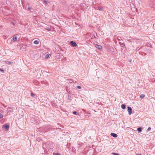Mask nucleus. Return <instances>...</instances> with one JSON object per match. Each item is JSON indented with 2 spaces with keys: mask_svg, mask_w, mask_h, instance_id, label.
<instances>
[{
  "mask_svg": "<svg viewBox=\"0 0 155 155\" xmlns=\"http://www.w3.org/2000/svg\"><path fill=\"white\" fill-rule=\"evenodd\" d=\"M70 43L71 45L73 47L78 46L76 43L73 41H71L70 42Z\"/></svg>",
  "mask_w": 155,
  "mask_h": 155,
  "instance_id": "f257e3e1",
  "label": "nucleus"
},
{
  "mask_svg": "<svg viewBox=\"0 0 155 155\" xmlns=\"http://www.w3.org/2000/svg\"><path fill=\"white\" fill-rule=\"evenodd\" d=\"M127 108L129 115L131 114L132 112V109L130 107H127Z\"/></svg>",
  "mask_w": 155,
  "mask_h": 155,
  "instance_id": "f03ea898",
  "label": "nucleus"
},
{
  "mask_svg": "<svg viewBox=\"0 0 155 155\" xmlns=\"http://www.w3.org/2000/svg\"><path fill=\"white\" fill-rule=\"evenodd\" d=\"M95 47L97 48L98 50H101L102 49V47L100 45L96 44L95 45Z\"/></svg>",
  "mask_w": 155,
  "mask_h": 155,
  "instance_id": "7ed1b4c3",
  "label": "nucleus"
},
{
  "mask_svg": "<svg viewBox=\"0 0 155 155\" xmlns=\"http://www.w3.org/2000/svg\"><path fill=\"white\" fill-rule=\"evenodd\" d=\"M110 135L114 137H117V135L114 133H111L110 134Z\"/></svg>",
  "mask_w": 155,
  "mask_h": 155,
  "instance_id": "20e7f679",
  "label": "nucleus"
},
{
  "mask_svg": "<svg viewBox=\"0 0 155 155\" xmlns=\"http://www.w3.org/2000/svg\"><path fill=\"white\" fill-rule=\"evenodd\" d=\"M3 127L5 128L7 130H8V129L9 128V125H8V124H5L4 126H3Z\"/></svg>",
  "mask_w": 155,
  "mask_h": 155,
  "instance_id": "39448f33",
  "label": "nucleus"
},
{
  "mask_svg": "<svg viewBox=\"0 0 155 155\" xmlns=\"http://www.w3.org/2000/svg\"><path fill=\"white\" fill-rule=\"evenodd\" d=\"M17 40V37L15 36H14L12 38V40L14 41H16Z\"/></svg>",
  "mask_w": 155,
  "mask_h": 155,
  "instance_id": "423d86ee",
  "label": "nucleus"
},
{
  "mask_svg": "<svg viewBox=\"0 0 155 155\" xmlns=\"http://www.w3.org/2000/svg\"><path fill=\"white\" fill-rule=\"evenodd\" d=\"M39 41L38 40H35L34 41V43L36 45H38L39 44Z\"/></svg>",
  "mask_w": 155,
  "mask_h": 155,
  "instance_id": "0eeeda50",
  "label": "nucleus"
},
{
  "mask_svg": "<svg viewBox=\"0 0 155 155\" xmlns=\"http://www.w3.org/2000/svg\"><path fill=\"white\" fill-rule=\"evenodd\" d=\"M121 107L122 109H124L126 108V105L124 104H123L122 105Z\"/></svg>",
  "mask_w": 155,
  "mask_h": 155,
  "instance_id": "6e6552de",
  "label": "nucleus"
},
{
  "mask_svg": "<svg viewBox=\"0 0 155 155\" xmlns=\"http://www.w3.org/2000/svg\"><path fill=\"white\" fill-rule=\"evenodd\" d=\"M50 56V54H47L45 56V57L46 58H48Z\"/></svg>",
  "mask_w": 155,
  "mask_h": 155,
  "instance_id": "1a4fd4ad",
  "label": "nucleus"
},
{
  "mask_svg": "<svg viewBox=\"0 0 155 155\" xmlns=\"http://www.w3.org/2000/svg\"><path fill=\"white\" fill-rule=\"evenodd\" d=\"M140 97L141 99H143L145 97V95L143 94H142L140 95Z\"/></svg>",
  "mask_w": 155,
  "mask_h": 155,
  "instance_id": "9d476101",
  "label": "nucleus"
},
{
  "mask_svg": "<svg viewBox=\"0 0 155 155\" xmlns=\"http://www.w3.org/2000/svg\"><path fill=\"white\" fill-rule=\"evenodd\" d=\"M137 130L138 132H140L142 131L141 128V127H139L137 128Z\"/></svg>",
  "mask_w": 155,
  "mask_h": 155,
  "instance_id": "9b49d317",
  "label": "nucleus"
},
{
  "mask_svg": "<svg viewBox=\"0 0 155 155\" xmlns=\"http://www.w3.org/2000/svg\"><path fill=\"white\" fill-rule=\"evenodd\" d=\"M98 9L100 11L102 10H103L102 8H101V7H98Z\"/></svg>",
  "mask_w": 155,
  "mask_h": 155,
  "instance_id": "f8f14e48",
  "label": "nucleus"
},
{
  "mask_svg": "<svg viewBox=\"0 0 155 155\" xmlns=\"http://www.w3.org/2000/svg\"><path fill=\"white\" fill-rule=\"evenodd\" d=\"M0 71H1L2 73H4V70L1 68H0Z\"/></svg>",
  "mask_w": 155,
  "mask_h": 155,
  "instance_id": "ddd939ff",
  "label": "nucleus"
},
{
  "mask_svg": "<svg viewBox=\"0 0 155 155\" xmlns=\"http://www.w3.org/2000/svg\"><path fill=\"white\" fill-rule=\"evenodd\" d=\"M117 38V40L119 41H120L121 40V38L120 37H118Z\"/></svg>",
  "mask_w": 155,
  "mask_h": 155,
  "instance_id": "4468645a",
  "label": "nucleus"
},
{
  "mask_svg": "<svg viewBox=\"0 0 155 155\" xmlns=\"http://www.w3.org/2000/svg\"><path fill=\"white\" fill-rule=\"evenodd\" d=\"M3 115H2V114L0 113V118H2L3 117Z\"/></svg>",
  "mask_w": 155,
  "mask_h": 155,
  "instance_id": "2eb2a0df",
  "label": "nucleus"
},
{
  "mask_svg": "<svg viewBox=\"0 0 155 155\" xmlns=\"http://www.w3.org/2000/svg\"><path fill=\"white\" fill-rule=\"evenodd\" d=\"M7 62H8V64L9 65H10L12 63L11 61H8Z\"/></svg>",
  "mask_w": 155,
  "mask_h": 155,
  "instance_id": "dca6fc26",
  "label": "nucleus"
},
{
  "mask_svg": "<svg viewBox=\"0 0 155 155\" xmlns=\"http://www.w3.org/2000/svg\"><path fill=\"white\" fill-rule=\"evenodd\" d=\"M73 113L74 114H77V112L76 111H73Z\"/></svg>",
  "mask_w": 155,
  "mask_h": 155,
  "instance_id": "f3484780",
  "label": "nucleus"
},
{
  "mask_svg": "<svg viewBox=\"0 0 155 155\" xmlns=\"http://www.w3.org/2000/svg\"><path fill=\"white\" fill-rule=\"evenodd\" d=\"M112 154L113 155H118V154H117L116 153H113Z\"/></svg>",
  "mask_w": 155,
  "mask_h": 155,
  "instance_id": "a211bd4d",
  "label": "nucleus"
},
{
  "mask_svg": "<svg viewBox=\"0 0 155 155\" xmlns=\"http://www.w3.org/2000/svg\"><path fill=\"white\" fill-rule=\"evenodd\" d=\"M151 129V128L150 127H148V129H147V131H150Z\"/></svg>",
  "mask_w": 155,
  "mask_h": 155,
  "instance_id": "6ab92c4d",
  "label": "nucleus"
},
{
  "mask_svg": "<svg viewBox=\"0 0 155 155\" xmlns=\"http://www.w3.org/2000/svg\"><path fill=\"white\" fill-rule=\"evenodd\" d=\"M77 87L78 89H80L81 88V86H77Z\"/></svg>",
  "mask_w": 155,
  "mask_h": 155,
  "instance_id": "aec40b11",
  "label": "nucleus"
},
{
  "mask_svg": "<svg viewBox=\"0 0 155 155\" xmlns=\"http://www.w3.org/2000/svg\"><path fill=\"white\" fill-rule=\"evenodd\" d=\"M44 2L45 3V4H46V5L48 3H47V1H46L45 0H44Z\"/></svg>",
  "mask_w": 155,
  "mask_h": 155,
  "instance_id": "412c9836",
  "label": "nucleus"
},
{
  "mask_svg": "<svg viewBox=\"0 0 155 155\" xmlns=\"http://www.w3.org/2000/svg\"><path fill=\"white\" fill-rule=\"evenodd\" d=\"M34 94L32 93H31V96L33 97H34Z\"/></svg>",
  "mask_w": 155,
  "mask_h": 155,
  "instance_id": "4be33fe9",
  "label": "nucleus"
},
{
  "mask_svg": "<svg viewBox=\"0 0 155 155\" xmlns=\"http://www.w3.org/2000/svg\"><path fill=\"white\" fill-rule=\"evenodd\" d=\"M121 46L122 47L124 48L125 47V45H122Z\"/></svg>",
  "mask_w": 155,
  "mask_h": 155,
  "instance_id": "5701e85b",
  "label": "nucleus"
},
{
  "mask_svg": "<svg viewBox=\"0 0 155 155\" xmlns=\"http://www.w3.org/2000/svg\"><path fill=\"white\" fill-rule=\"evenodd\" d=\"M31 8H30V7H28V9H29V10H30V9H31Z\"/></svg>",
  "mask_w": 155,
  "mask_h": 155,
  "instance_id": "b1692460",
  "label": "nucleus"
},
{
  "mask_svg": "<svg viewBox=\"0 0 155 155\" xmlns=\"http://www.w3.org/2000/svg\"><path fill=\"white\" fill-rule=\"evenodd\" d=\"M136 155H142L141 154L138 153L136 154Z\"/></svg>",
  "mask_w": 155,
  "mask_h": 155,
  "instance_id": "393cba45",
  "label": "nucleus"
},
{
  "mask_svg": "<svg viewBox=\"0 0 155 155\" xmlns=\"http://www.w3.org/2000/svg\"><path fill=\"white\" fill-rule=\"evenodd\" d=\"M131 60H129V61L130 62H131Z\"/></svg>",
  "mask_w": 155,
  "mask_h": 155,
  "instance_id": "a878e982",
  "label": "nucleus"
},
{
  "mask_svg": "<svg viewBox=\"0 0 155 155\" xmlns=\"http://www.w3.org/2000/svg\"><path fill=\"white\" fill-rule=\"evenodd\" d=\"M55 155H60L59 154H56Z\"/></svg>",
  "mask_w": 155,
  "mask_h": 155,
  "instance_id": "bb28decb",
  "label": "nucleus"
}]
</instances>
